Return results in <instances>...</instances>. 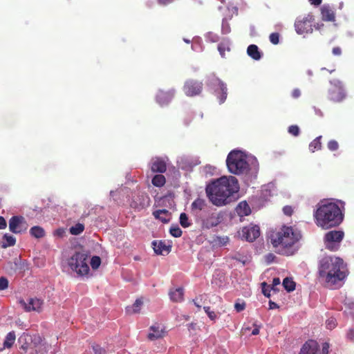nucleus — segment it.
<instances>
[{
	"label": "nucleus",
	"mask_w": 354,
	"mask_h": 354,
	"mask_svg": "<svg viewBox=\"0 0 354 354\" xmlns=\"http://www.w3.org/2000/svg\"><path fill=\"white\" fill-rule=\"evenodd\" d=\"M320 279L330 288H337L346 277L343 260L335 256H324L319 261Z\"/></svg>",
	"instance_id": "nucleus-1"
},
{
	"label": "nucleus",
	"mask_w": 354,
	"mask_h": 354,
	"mask_svg": "<svg viewBox=\"0 0 354 354\" xmlns=\"http://www.w3.org/2000/svg\"><path fill=\"white\" fill-rule=\"evenodd\" d=\"M301 238L299 231L292 227L283 226L270 235V242L277 253L291 256L299 250V241Z\"/></svg>",
	"instance_id": "nucleus-2"
},
{
	"label": "nucleus",
	"mask_w": 354,
	"mask_h": 354,
	"mask_svg": "<svg viewBox=\"0 0 354 354\" xmlns=\"http://www.w3.org/2000/svg\"><path fill=\"white\" fill-rule=\"evenodd\" d=\"M239 189V183L235 177L223 176L209 185L206 193L212 204L221 207L228 203L229 198Z\"/></svg>",
	"instance_id": "nucleus-3"
},
{
	"label": "nucleus",
	"mask_w": 354,
	"mask_h": 354,
	"mask_svg": "<svg viewBox=\"0 0 354 354\" xmlns=\"http://www.w3.org/2000/svg\"><path fill=\"white\" fill-rule=\"evenodd\" d=\"M315 223L327 230L339 225L343 221V214L339 205L330 201H322L314 214Z\"/></svg>",
	"instance_id": "nucleus-4"
},
{
	"label": "nucleus",
	"mask_w": 354,
	"mask_h": 354,
	"mask_svg": "<svg viewBox=\"0 0 354 354\" xmlns=\"http://www.w3.org/2000/svg\"><path fill=\"white\" fill-rule=\"evenodd\" d=\"M226 165L228 171L235 175L256 171L259 167L258 160L254 156L237 149L230 152L226 159Z\"/></svg>",
	"instance_id": "nucleus-5"
},
{
	"label": "nucleus",
	"mask_w": 354,
	"mask_h": 354,
	"mask_svg": "<svg viewBox=\"0 0 354 354\" xmlns=\"http://www.w3.org/2000/svg\"><path fill=\"white\" fill-rule=\"evenodd\" d=\"M88 255L85 252H77L68 259L70 268L79 276H86L89 273Z\"/></svg>",
	"instance_id": "nucleus-6"
},
{
	"label": "nucleus",
	"mask_w": 354,
	"mask_h": 354,
	"mask_svg": "<svg viewBox=\"0 0 354 354\" xmlns=\"http://www.w3.org/2000/svg\"><path fill=\"white\" fill-rule=\"evenodd\" d=\"M31 341L30 336L26 333H23L18 339L20 348L28 354H44L41 350L43 348H45L46 346L41 342L40 337L38 336L34 338V348L32 347Z\"/></svg>",
	"instance_id": "nucleus-7"
},
{
	"label": "nucleus",
	"mask_w": 354,
	"mask_h": 354,
	"mask_svg": "<svg viewBox=\"0 0 354 354\" xmlns=\"http://www.w3.org/2000/svg\"><path fill=\"white\" fill-rule=\"evenodd\" d=\"M314 17L312 14H305L299 16L295 22V29L298 35L305 37L307 35L311 34L313 31Z\"/></svg>",
	"instance_id": "nucleus-8"
},
{
	"label": "nucleus",
	"mask_w": 354,
	"mask_h": 354,
	"mask_svg": "<svg viewBox=\"0 0 354 354\" xmlns=\"http://www.w3.org/2000/svg\"><path fill=\"white\" fill-rule=\"evenodd\" d=\"M344 232L340 230H333L327 232L324 236L326 248L330 250H337L344 238Z\"/></svg>",
	"instance_id": "nucleus-9"
},
{
	"label": "nucleus",
	"mask_w": 354,
	"mask_h": 354,
	"mask_svg": "<svg viewBox=\"0 0 354 354\" xmlns=\"http://www.w3.org/2000/svg\"><path fill=\"white\" fill-rule=\"evenodd\" d=\"M330 88L329 89V98L334 102H340L346 97V93L342 83L334 80L330 81Z\"/></svg>",
	"instance_id": "nucleus-10"
},
{
	"label": "nucleus",
	"mask_w": 354,
	"mask_h": 354,
	"mask_svg": "<svg viewBox=\"0 0 354 354\" xmlns=\"http://www.w3.org/2000/svg\"><path fill=\"white\" fill-rule=\"evenodd\" d=\"M260 235V229L257 225H250L243 227L238 232V236L243 240L249 242L254 241Z\"/></svg>",
	"instance_id": "nucleus-11"
},
{
	"label": "nucleus",
	"mask_w": 354,
	"mask_h": 354,
	"mask_svg": "<svg viewBox=\"0 0 354 354\" xmlns=\"http://www.w3.org/2000/svg\"><path fill=\"white\" fill-rule=\"evenodd\" d=\"M21 306L26 311L40 312L42 309L43 301L36 297H29L26 299H20Z\"/></svg>",
	"instance_id": "nucleus-12"
},
{
	"label": "nucleus",
	"mask_w": 354,
	"mask_h": 354,
	"mask_svg": "<svg viewBox=\"0 0 354 354\" xmlns=\"http://www.w3.org/2000/svg\"><path fill=\"white\" fill-rule=\"evenodd\" d=\"M28 228V224L22 216H12L9 221V229L15 233L19 234L25 232Z\"/></svg>",
	"instance_id": "nucleus-13"
},
{
	"label": "nucleus",
	"mask_w": 354,
	"mask_h": 354,
	"mask_svg": "<svg viewBox=\"0 0 354 354\" xmlns=\"http://www.w3.org/2000/svg\"><path fill=\"white\" fill-rule=\"evenodd\" d=\"M223 218V214L221 212L212 213L205 218H201L202 227L206 229L216 227L222 222Z\"/></svg>",
	"instance_id": "nucleus-14"
},
{
	"label": "nucleus",
	"mask_w": 354,
	"mask_h": 354,
	"mask_svg": "<svg viewBox=\"0 0 354 354\" xmlns=\"http://www.w3.org/2000/svg\"><path fill=\"white\" fill-rule=\"evenodd\" d=\"M209 84L216 89H220L221 95L218 96L219 102L223 103L227 97V87L226 84L215 76H212L209 78Z\"/></svg>",
	"instance_id": "nucleus-15"
},
{
	"label": "nucleus",
	"mask_w": 354,
	"mask_h": 354,
	"mask_svg": "<svg viewBox=\"0 0 354 354\" xmlns=\"http://www.w3.org/2000/svg\"><path fill=\"white\" fill-rule=\"evenodd\" d=\"M202 90V84L201 82L189 80L184 86V92L188 96H194L199 94Z\"/></svg>",
	"instance_id": "nucleus-16"
},
{
	"label": "nucleus",
	"mask_w": 354,
	"mask_h": 354,
	"mask_svg": "<svg viewBox=\"0 0 354 354\" xmlns=\"http://www.w3.org/2000/svg\"><path fill=\"white\" fill-rule=\"evenodd\" d=\"M166 331L163 326L160 324H155L149 328L148 338L151 340H156L159 338L163 337L165 335Z\"/></svg>",
	"instance_id": "nucleus-17"
},
{
	"label": "nucleus",
	"mask_w": 354,
	"mask_h": 354,
	"mask_svg": "<svg viewBox=\"0 0 354 354\" xmlns=\"http://www.w3.org/2000/svg\"><path fill=\"white\" fill-rule=\"evenodd\" d=\"M299 354H319L317 342L314 340L306 342L301 348Z\"/></svg>",
	"instance_id": "nucleus-18"
},
{
	"label": "nucleus",
	"mask_w": 354,
	"mask_h": 354,
	"mask_svg": "<svg viewBox=\"0 0 354 354\" xmlns=\"http://www.w3.org/2000/svg\"><path fill=\"white\" fill-rule=\"evenodd\" d=\"M150 168L153 172L164 173L167 169L166 162L160 158H153L151 160Z\"/></svg>",
	"instance_id": "nucleus-19"
},
{
	"label": "nucleus",
	"mask_w": 354,
	"mask_h": 354,
	"mask_svg": "<svg viewBox=\"0 0 354 354\" xmlns=\"http://www.w3.org/2000/svg\"><path fill=\"white\" fill-rule=\"evenodd\" d=\"M152 245L154 252L157 254L165 255L167 254L170 252L171 246L167 245L165 241H153Z\"/></svg>",
	"instance_id": "nucleus-20"
},
{
	"label": "nucleus",
	"mask_w": 354,
	"mask_h": 354,
	"mask_svg": "<svg viewBox=\"0 0 354 354\" xmlns=\"http://www.w3.org/2000/svg\"><path fill=\"white\" fill-rule=\"evenodd\" d=\"M128 189L126 187H120L115 191L110 192V196L113 201L121 203L124 201V197L128 194Z\"/></svg>",
	"instance_id": "nucleus-21"
},
{
	"label": "nucleus",
	"mask_w": 354,
	"mask_h": 354,
	"mask_svg": "<svg viewBox=\"0 0 354 354\" xmlns=\"http://www.w3.org/2000/svg\"><path fill=\"white\" fill-rule=\"evenodd\" d=\"M174 93L173 91L163 92L160 91L156 95V102L160 105L163 106L169 103L172 99Z\"/></svg>",
	"instance_id": "nucleus-22"
},
{
	"label": "nucleus",
	"mask_w": 354,
	"mask_h": 354,
	"mask_svg": "<svg viewBox=\"0 0 354 354\" xmlns=\"http://www.w3.org/2000/svg\"><path fill=\"white\" fill-rule=\"evenodd\" d=\"M170 299L174 302H181L183 300L184 290L183 288H172L169 292Z\"/></svg>",
	"instance_id": "nucleus-23"
},
{
	"label": "nucleus",
	"mask_w": 354,
	"mask_h": 354,
	"mask_svg": "<svg viewBox=\"0 0 354 354\" xmlns=\"http://www.w3.org/2000/svg\"><path fill=\"white\" fill-rule=\"evenodd\" d=\"M236 212L239 216H245L249 215L251 210L246 201H241L236 206Z\"/></svg>",
	"instance_id": "nucleus-24"
},
{
	"label": "nucleus",
	"mask_w": 354,
	"mask_h": 354,
	"mask_svg": "<svg viewBox=\"0 0 354 354\" xmlns=\"http://www.w3.org/2000/svg\"><path fill=\"white\" fill-rule=\"evenodd\" d=\"M321 12L323 20L329 21L335 20L334 12L328 6H323L321 8Z\"/></svg>",
	"instance_id": "nucleus-25"
},
{
	"label": "nucleus",
	"mask_w": 354,
	"mask_h": 354,
	"mask_svg": "<svg viewBox=\"0 0 354 354\" xmlns=\"http://www.w3.org/2000/svg\"><path fill=\"white\" fill-rule=\"evenodd\" d=\"M247 53L255 60H259L261 57V53L259 50L258 46L254 44H251L248 47Z\"/></svg>",
	"instance_id": "nucleus-26"
},
{
	"label": "nucleus",
	"mask_w": 354,
	"mask_h": 354,
	"mask_svg": "<svg viewBox=\"0 0 354 354\" xmlns=\"http://www.w3.org/2000/svg\"><path fill=\"white\" fill-rule=\"evenodd\" d=\"M155 218L160 220L162 223H167L170 218V214L167 209H158L153 213Z\"/></svg>",
	"instance_id": "nucleus-27"
},
{
	"label": "nucleus",
	"mask_w": 354,
	"mask_h": 354,
	"mask_svg": "<svg viewBox=\"0 0 354 354\" xmlns=\"http://www.w3.org/2000/svg\"><path fill=\"white\" fill-rule=\"evenodd\" d=\"M142 305H143L142 299H138L136 300V301L134 302V304L132 306L127 307V312L129 314L140 313Z\"/></svg>",
	"instance_id": "nucleus-28"
},
{
	"label": "nucleus",
	"mask_w": 354,
	"mask_h": 354,
	"mask_svg": "<svg viewBox=\"0 0 354 354\" xmlns=\"http://www.w3.org/2000/svg\"><path fill=\"white\" fill-rule=\"evenodd\" d=\"M16 335L14 331H11L7 334L3 342L4 348H10L15 343Z\"/></svg>",
	"instance_id": "nucleus-29"
},
{
	"label": "nucleus",
	"mask_w": 354,
	"mask_h": 354,
	"mask_svg": "<svg viewBox=\"0 0 354 354\" xmlns=\"http://www.w3.org/2000/svg\"><path fill=\"white\" fill-rule=\"evenodd\" d=\"M166 180L163 175L156 174L152 178L151 183L155 187H160L165 184Z\"/></svg>",
	"instance_id": "nucleus-30"
},
{
	"label": "nucleus",
	"mask_w": 354,
	"mask_h": 354,
	"mask_svg": "<svg viewBox=\"0 0 354 354\" xmlns=\"http://www.w3.org/2000/svg\"><path fill=\"white\" fill-rule=\"evenodd\" d=\"M30 234L37 238L39 239L45 235L44 230L39 226H34L30 230Z\"/></svg>",
	"instance_id": "nucleus-31"
},
{
	"label": "nucleus",
	"mask_w": 354,
	"mask_h": 354,
	"mask_svg": "<svg viewBox=\"0 0 354 354\" xmlns=\"http://www.w3.org/2000/svg\"><path fill=\"white\" fill-rule=\"evenodd\" d=\"M16 239L15 238L10 234H6L3 237V247L7 248L10 246H12L15 244Z\"/></svg>",
	"instance_id": "nucleus-32"
},
{
	"label": "nucleus",
	"mask_w": 354,
	"mask_h": 354,
	"mask_svg": "<svg viewBox=\"0 0 354 354\" xmlns=\"http://www.w3.org/2000/svg\"><path fill=\"white\" fill-rule=\"evenodd\" d=\"M283 286L284 288L288 291H292L295 288V283L292 281V279L285 278L283 281Z\"/></svg>",
	"instance_id": "nucleus-33"
},
{
	"label": "nucleus",
	"mask_w": 354,
	"mask_h": 354,
	"mask_svg": "<svg viewBox=\"0 0 354 354\" xmlns=\"http://www.w3.org/2000/svg\"><path fill=\"white\" fill-rule=\"evenodd\" d=\"M322 136L317 137L313 141H312L309 145V149L314 152L315 150H319L321 149V140Z\"/></svg>",
	"instance_id": "nucleus-34"
},
{
	"label": "nucleus",
	"mask_w": 354,
	"mask_h": 354,
	"mask_svg": "<svg viewBox=\"0 0 354 354\" xmlns=\"http://www.w3.org/2000/svg\"><path fill=\"white\" fill-rule=\"evenodd\" d=\"M230 42L228 40H223L222 42H221L219 44H218V50L220 53V55L222 56V57H224V54H225V50H227L229 51L230 50Z\"/></svg>",
	"instance_id": "nucleus-35"
},
{
	"label": "nucleus",
	"mask_w": 354,
	"mask_h": 354,
	"mask_svg": "<svg viewBox=\"0 0 354 354\" xmlns=\"http://www.w3.org/2000/svg\"><path fill=\"white\" fill-rule=\"evenodd\" d=\"M84 225L77 223L70 228V232L73 235H78L84 231Z\"/></svg>",
	"instance_id": "nucleus-36"
},
{
	"label": "nucleus",
	"mask_w": 354,
	"mask_h": 354,
	"mask_svg": "<svg viewBox=\"0 0 354 354\" xmlns=\"http://www.w3.org/2000/svg\"><path fill=\"white\" fill-rule=\"evenodd\" d=\"M229 241L230 239L227 236H216L214 240V243L216 245L224 246L229 243Z\"/></svg>",
	"instance_id": "nucleus-37"
},
{
	"label": "nucleus",
	"mask_w": 354,
	"mask_h": 354,
	"mask_svg": "<svg viewBox=\"0 0 354 354\" xmlns=\"http://www.w3.org/2000/svg\"><path fill=\"white\" fill-rule=\"evenodd\" d=\"M205 205V201L201 198L196 199L192 204V208L201 210Z\"/></svg>",
	"instance_id": "nucleus-38"
},
{
	"label": "nucleus",
	"mask_w": 354,
	"mask_h": 354,
	"mask_svg": "<svg viewBox=\"0 0 354 354\" xmlns=\"http://www.w3.org/2000/svg\"><path fill=\"white\" fill-rule=\"evenodd\" d=\"M180 223L182 227H187L190 226L191 223L189 221L187 215L185 213H181L180 215Z\"/></svg>",
	"instance_id": "nucleus-39"
},
{
	"label": "nucleus",
	"mask_w": 354,
	"mask_h": 354,
	"mask_svg": "<svg viewBox=\"0 0 354 354\" xmlns=\"http://www.w3.org/2000/svg\"><path fill=\"white\" fill-rule=\"evenodd\" d=\"M192 48L194 51H201L203 50L201 38L196 37L194 39Z\"/></svg>",
	"instance_id": "nucleus-40"
},
{
	"label": "nucleus",
	"mask_w": 354,
	"mask_h": 354,
	"mask_svg": "<svg viewBox=\"0 0 354 354\" xmlns=\"http://www.w3.org/2000/svg\"><path fill=\"white\" fill-rule=\"evenodd\" d=\"M91 266L93 270H96L101 264V259L97 256H94L90 261Z\"/></svg>",
	"instance_id": "nucleus-41"
},
{
	"label": "nucleus",
	"mask_w": 354,
	"mask_h": 354,
	"mask_svg": "<svg viewBox=\"0 0 354 354\" xmlns=\"http://www.w3.org/2000/svg\"><path fill=\"white\" fill-rule=\"evenodd\" d=\"M203 308L205 312L207 313L208 317L211 320H216L218 318L217 314L214 311L211 310L210 307L205 306Z\"/></svg>",
	"instance_id": "nucleus-42"
},
{
	"label": "nucleus",
	"mask_w": 354,
	"mask_h": 354,
	"mask_svg": "<svg viewBox=\"0 0 354 354\" xmlns=\"http://www.w3.org/2000/svg\"><path fill=\"white\" fill-rule=\"evenodd\" d=\"M205 38L207 41L210 42L214 43L218 41V35L212 32H207L205 35Z\"/></svg>",
	"instance_id": "nucleus-43"
},
{
	"label": "nucleus",
	"mask_w": 354,
	"mask_h": 354,
	"mask_svg": "<svg viewBox=\"0 0 354 354\" xmlns=\"http://www.w3.org/2000/svg\"><path fill=\"white\" fill-rule=\"evenodd\" d=\"M169 231L170 234L174 237H180L182 235V231L178 226H172Z\"/></svg>",
	"instance_id": "nucleus-44"
},
{
	"label": "nucleus",
	"mask_w": 354,
	"mask_h": 354,
	"mask_svg": "<svg viewBox=\"0 0 354 354\" xmlns=\"http://www.w3.org/2000/svg\"><path fill=\"white\" fill-rule=\"evenodd\" d=\"M272 187L271 185H266L262 189V196L265 199H268V196L272 195L270 188Z\"/></svg>",
	"instance_id": "nucleus-45"
},
{
	"label": "nucleus",
	"mask_w": 354,
	"mask_h": 354,
	"mask_svg": "<svg viewBox=\"0 0 354 354\" xmlns=\"http://www.w3.org/2000/svg\"><path fill=\"white\" fill-rule=\"evenodd\" d=\"M270 41L273 44H277L279 42V35L277 32H273L270 35Z\"/></svg>",
	"instance_id": "nucleus-46"
},
{
	"label": "nucleus",
	"mask_w": 354,
	"mask_h": 354,
	"mask_svg": "<svg viewBox=\"0 0 354 354\" xmlns=\"http://www.w3.org/2000/svg\"><path fill=\"white\" fill-rule=\"evenodd\" d=\"M221 30L223 34H227L230 32V25L225 19L223 20Z\"/></svg>",
	"instance_id": "nucleus-47"
},
{
	"label": "nucleus",
	"mask_w": 354,
	"mask_h": 354,
	"mask_svg": "<svg viewBox=\"0 0 354 354\" xmlns=\"http://www.w3.org/2000/svg\"><path fill=\"white\" fill-rule=\"evenodd\" d=\"M93 349L95 354H107L106 351L99 345L93 346Z\"/></svg>",
	"instance_id": "nucleus-48"
},
{
	"label": "nucleus",
	"mask_w": 354,
	"mask_h": 354,
	"mask_svg": "<svg viewBox=\"0 0 354 354\" xmlns=\"http://www.w3.org/2000/svg\"><path fill=\"white\" fill-rule=\"evenodd\" d=\"M339 147V145L337 141L332 140H330L328 143V148L330 151H336Z\"/></svg>",
	"instance_id": "nucleus-49"
},
{
	"label": "nucleus",
	"mask_w": 354,
	"mask_h": 354,
	"mask_svg": "<svg viewBox=\"0 0 354 354\" xmlns=\"http://www.w3.org/2000/svg\"><path fill=\"white\" fill-rule=\"evenodd\" d=\"M8 286V281L6 277L0 278V290H6Z\"/></svg>",
	"instance_id": "nucleus-50"
},
{
	"label": "nucleus",
	"mask_w": 354,
	"mask_h": 354,
	"mask_svg": "<svg viewBox=\"0 0 354 354\" xmlns=\"http://www.w3.org/2000/svg\"><path fill=\"white\" fill-rule=\"evenodd\" d=\"M326 327L328 328V329H333L336 326V320L334 318H329L328 319L326 320Z\"/></svg>",
	"instance_id": "nucleus-51"
},
{
	"label": "nucleus",
	"mask_w": 354,
	"mask_h": 354,
	"mask_svg": "<svg viewBox=\"0 0 354 354\" xmlns=\"http://www.w3.org/2000/svg\"><path fill=\"white\" fill-rule=\"evenodd\" d=\"M288 132L295 136H297L299 135V129L297 126L296 125H292L290 126L289 128H288Z\"/></svg>",
	"instance_id": "nucleus-52"
},
{
	"label": "nucleus",
	"mask_w": 354,
	"mask_h": 354,
	"mask_svg": "<svg viewBox=\"0 0 354 354\" xmlns=\"http://www.w3.org/2000/svg\"><path fill=\"white\" fill-rule=\"evenodd\" d=\"M53 234L57 237L62 238L66 235V229L58 228L54 232Z\"/></svg>",
	"instance_id": "nucleus-53"
},
{
	"label": "nucleus",
	"mask_w": 354,
	"mask_h": 354,
	"mask_svg": "<svg viewBox=\"0 0 354 354\" xmlns=\"http://www.w3.org/2000/svg\"><path fill=\"white\" fill-rule=\"evenodd\" d=\"M245 308V303H236L235 305H234V308L236 309V310L237 312H241L242 310H243Z\"/></svg>",
	"instance_id": "nucleus-54"
},
{
	"label": "nucleus",
	"mask_w": 354,
	"mask_h": 354,
	"mask_svg": "<svg viewBox=\"0 0 354 354\" xmlns=\"http://www.w3.org/2000/svg\"><path fill=\"white\" fill-rule=\"evenodd\" d=\"M329 344L327 342H324L322 344V353L319 354H328Z\"/></svg>",
	"instance_id": "nucleus-55"
},
{
	"label": "nucleus",
	"mask_w": 354,
	"mask_h": 354,
	"mask_svg": "<svg viewBox=\"0 0 354 354\" xmlns=\"http://www.w3.org/2000/svg\"><path fill=\"white\" fill-rule=\"evenodd\" d=\"M283 212L286 215L290 216L292 213V208L290 206H286L283 208Z\"/></svg>",
	"instance_id": "nucleus-56"
},
{
	"label": "nucleus",
	"mask_w": 354,
	"mask_h": 354,
	"mask_svg": "<svg viewBox=\"0 0 354 354\" xmlns=\"http://www.w3.org/2000/svg\"><path fill=\"white\" fill-rule=\"evenodd\" d=\"M301 95V91L299 88H295L292 92V96L294 98H297Z\"/></svg>",
	"instance_id": "nucleus-57"
},
{
	"label": "nucleus",
	"mask_w": 354,
	"mask_h": 354,
	"mask_svg": "<svg viewBox=\"0 0 354 354\" xmlns=\"http://www.w3.org/2000/svg\"><path fill=\"white\" fill-rule=\"evenodd\" d=\"M7 223L5 218L2 216H0V229L3 230L6 227Z\"/></svg>",
	"instance_id": "nucleus-58"
},
{
	"label": "nucleus",
	"mask_w": 354,
	"mask_h": 354,
	"mask_svg": "<svg viewBox=\"0 0 354 354\" xmlns=\"http://www.w3.org/2000/svg\"><path fill=\"white\" fill-rule=\"evenodd\" d=\"M333 53L334 55H340L342 53V50L339 47H335L333 49Z\"/></svg>",
	"instance_id": "nucleus-59"
},
{
	"label": "nucleus",
	"mask_w": 354,
	"mask_h": 354,
	"mask_svg": "<svg viewBox=\"0 0 354 354\" xmlns=\"http://www.w3.org/2000/svg\"><path fill=\"white\" fill-rule=\"evenodd\" d=\"M281 283V281L279 279V278H274L273 279V281H272V288L274 289V288L278 285H279Z\"/></svg>",
	"instance_id": "nucleus-60"
},
{
	"label": "nucleus",
	"mask_w": 354,
	"mask_h": 354,
	"mask_svg": "<svg viewBox=\"0 0 354 354\" xmlns=\"http://www.w3.org/2000/svg\"><path fill=\"white\" fill-rule=\"evenodd\" d=\"M262 286H263V295L266 297H269L270 295L269 292H268V290L266 288V283H263Z\"/></svg>",
	"instance_id": "nucleus-61"
},
{
	"label": "nucleus",
	"mask_w": 354,
	"mask_h": 354,
	"mask_svg": "<svg viewBox=\"0 0 354 354\" xmlns=\"http://www.w3.org/2000/svg\"><path fill=\"white\" fill-rule=\"evenodd\" d=\"M278 308V305L276 303L270 301V302H269V308L270 309H274V308Z\"/></svg>",
	"instance_id": "nucleus-62"
},
{
	"label": "nucleus",
	"mask_w": 354,
	"mask_h": 354,
	"mask_svg": "<svg viewBox=\"0 0 354 354\" xmlns=\"http://www.w3.org/2000/svg\"><path fill=\"white\" fill-rule=\"evenodd\" d=\"M310 4L319 6L322 3V0H308Z\"/></svg>",
	"instance_id": "nucleus-63"
},
{
	"label": "nucleus",
	"mask_w": 354,
	"mask_h": 354,
	"mask_svg": "<svg viewBox=\"0 0 354 354\" xmlns=\"http://www.w3.org/2000/svg\"><path fill=\"white\" fill-rule=\"evenodd\" d=\"M274 258V255L272 254H269L266 256V259L268 262H271Z\"/></svg>",
	"instance_id": "nucleus-64"
}]
</instances>
